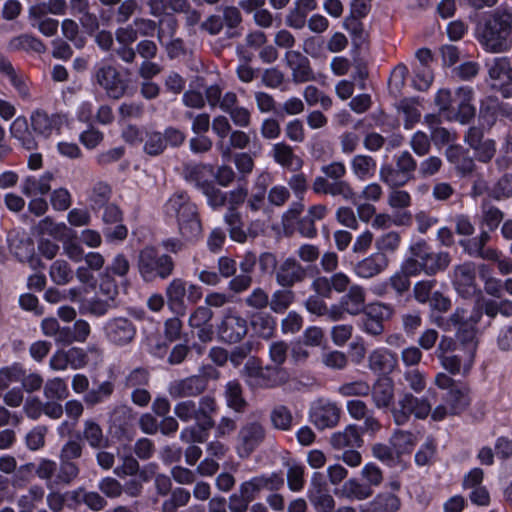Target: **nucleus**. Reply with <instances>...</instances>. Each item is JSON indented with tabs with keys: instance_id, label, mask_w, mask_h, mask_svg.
I'll list each match as a JSON object with an SVG mask.
<instances>
[{
	"instance_id": "obj_27",
	"label": "nucleus",
	"mask_w": 512,
	"mask_h": 512,
	"mask_svg": "<svg viewBox=\"0 0 512 512\" xmlns=\"http://www.w3.org/2000/svg\"><path fill=\"white\" fill-rule=\"evenodd\" d=\"M473 90L469 87H459L454 92L453 105L455 117L462 124L469 122L475 115V108L471 104Z\"/></svg>"
},
{
	"instance_id": "obj_7",
	"label": "nucleus",
	"mask_w": 512,
	"mask_h": 512,
	"mask_svg": "<svg viewBox=\"0 0 512 512\" xmlns=\"http://www.w3.org/2000/svg\"><path fill=\"white\" fill-rule=\"evenodd\" d=\"M267 428L261 420H246L236 435V453L241 459L249 458L266 440Z\"/></svg>"
},
{
	"instance_id": "obj_52",
	"label": "nucleus",
	"mask_w": 512,
	"mask_h": 512,
	"mask_svg": "<svg viewBox=\"0 0 512 512\" xmlns=\"http://www.w3.org/2000/svg\"><path fill=\"white\" fill-rule=\"evenodd\" d=\"M166 149V141L163 133L159 131H145L143 139V151L150 156H158Z\"/></svg>"
},
{
	"instance_id": "obj_46",
	"label": "nucleus",
	"mask_w": 512,
	"mask_h": 512,
	"mask_svg": "<svg viewBox=\"0 0 512 512\" xmlns=\"http://www.w3.org/2000/svg\"><path fill=\"white\" fill-rule=\"evenodd\" d=\"M11 134L27 150H33L37 147L36 140L29 131L25 118L18 117L14 120L11 125Z\"/></svg>"
},
{
	"instance_id": "obj_22",
	"label": "nucleus",
	"mask_w": 512,
	"mask_h": 512,
	"mask_svg": "<svg viewBox=\"0 0 512 512\" xmlns=\"http://www.w3.org/2000/svg\"><path fill=\"white\" fill-rule=\"evenodd\" d=\"M390 264V259H384L373 252L353 265L354 274L361 279H371L384 272Z\"/></svg>"
},
{
	"instance_id": "obj_40",
	"label": "nucleus",
	"mask_w": 512,
	"mask_h": 512,
	"mask_svg": "<svg viewBox=\"0 0 512 512\" xmlns=\"http://www.w3.org/2000/svg\"><path fill=\"white\" fill-rule=\"evenodd\" d=\"M250 144V136L242 130H232L229 134V144L222 141L217 142V149L224 159H229L232 149L243 150Z\"/></svg>"
},
{
	"instance_id": "obj_6",
	"label": "nucleus",
	"mask_w": 512,
	"mask_h": 512,
	"mask_svg": "<svg viewBox=\"0 0 512 512\" xmlns=\"http://www.w3.org/2000/svg\"><path fill=\"white\" fill-rule=\"evenodd\" d=\"M92 82L114 100L122 98L128 89V83L122 78L117 67L106 61H101L94 66Z\"/></svg>"
},
{
	"instance_id": "obj_35",
	"label": "nucleus",
	"mask_w": 512,
	"mask_h": 512,
	"mask_svg": "<svg viewBox=\"0 0 512 512\" xmlns=\"http://www.w3.org/2000/svg\"><path fill=\"white\" fill-rule=\"evenodd\" d=\"M365 301V289L357 284L351 285L348 292L340 299L341 305H343L346 312L351 315L360 314L365 308Z\"/></svg>"
},
{
	"instance_id": "obj_54",
	"label": "nucleus",
	"mask_w": 512,
	"mask_h": 512,
	"mask_svg": "<svg viewBox=\"0 0 512 512\" xmlns=\"http://www.w3.org/2000/svg\"><path fill=\"white\" fill-rule=\"evenodd\" d=\"M253 330L263 338H270L275 330L276 321L268 313H256L251 318Z\"/></svg>"
},
{
	"instance_id": "obj_55",
	"label": "nucleus",
	"mask_w": 512,
	"mask_h": 512,
	"mask_svg": "<svg viewBox=\"0 0 512 512\" xmlns=\"http://www.w3.org/2000/svg\"><path fill=\"white\" fill-rule=\"evenodd\" d=\"M191 499V493L185 488H175L169 499L161 505V512H177L178 508L186 506Z\"/></svg>"
},
{
	"instance_id": "obj_63",
	"label": "nucleus",
	"mask_w": 512,
	"mask_h": 512,
	"mask_svg": "<svg viewBox=\"0 0 512 512\" xmlns=\"http://www.w3.org/2000/svg\"><path fill=\"white\" fill-rule=\"evenodd\" d=\"M343 492L350 499L365 500L368 499L373 491L369 485L360 483L356 479H350L343 485Z\"/></svg>"
},
{
	"instance_id": "obj_21",
	"label": "nucleus",
	"mask_w": 512,
	"mask_h": 512,
	"mask_svg": "<svg viewBox=\"0 0 512 512\" xmlns=\"http://www.w3.org/2000/svg\"><path fill=\"white\" fill-rule=\"evenodd\" d=\"M489 80L494 87H503L512 83V63L509 57L499 56L486 62Z\"/></svg>"
},
{
	"instance_id": "obj_37",
	"label": "nucleus",
	"mask_w": 512,
	"mask_h": 512,
	"mask_svg": "<svg viewBox=\"0 0 512 512\" xmlns=\"http://www.w3.org/2000/svg\"><path fill=\"white\" fill-rule=\"evenodd\" d=\"M224 221L228 226V233L231 240L243 244L248 241V234L243 228L241 214L234 208H228L224 215Z\"/></svg>"
},
{
	"instance_id": "obj_17",
	"label": "nucleus",
	"mask_w": 512,
	"mask_h": 512,
	"mask_svg": "<svg viewBox=\"0 0 512 512\" xmlns=\"http://www.w3.org/2000/svg\"><path fill=\"white\" fill-rule=\"evenodd\" d=\"M346 410L349 416L355 420H363L362 432L374 435L382 428L380 421L373 415L368 405L360 400H349L346 403Z\"/></svg>"
},
{
	"instance_id": "obj_10",
	"label": "nucleus",
	"mask_w": 512,
	"mask_h": 512,
	"mask_svg": "<svg viewBox=\"0 0 512 512\" xmlns=\"http://www.w3.org/2000/svg\"><path fill=\"white\" fill-rule=\"evenodd\" d=\"M105 339L116 347H124L133 342L136 336V326L126 317H113L103 326Z\"/></svg>"
},
{
	"instance_id": "obj_30",
	"label": "nucleus",
	"mask_w": 512,
	"mask_h": 512,
	"mask_svg": "<svg viewBox=\"0 0 512 512\" xmlns=\"http://www.w3.org/2000/svg\"><path fill=\"white\" fill-rule=\"evenodd\" d=\"M415 256L421 260L424 273L428 276H433L446 270L451 263L450 254L444 251L415 253Z\"/></svg>"
},
{
	"instance_id": "obj_43",
	"label": "nucleus",
	"mask_w": 512,
	"mask_h": 512,
	"mask_svg": "<svg viewBox=\"0 0 512 512\" xmlns=\"http://www.w3.org/2000/svg\"><path fill=\"white\" fill-rule=\"evenodd\" d=\"M417 443L414 433L404 430H396L390 437V444L396 455L400 458L403 454L410 453Z\"/></svg>"
},
{
	"instance_id": "obj_11",
	"label": "nucleus",
	"mask_w": 512,
	"mask_h": 512,
	"mask_svg": "<svg viewBox=\"0 0 512 512\" xmlns=\"http://www.w3.org/2000/svg\"><path fill=\"white\" fill-rule=\"evenodd\" d=\"M482 318V309L475 306L468 310L463 307H457L448 317H436L434 323L444 331L461 330L470 326H476Z\"/></svg>"
},
{
	"instance_id": "obj_59",
	"label": "nucleus",
	"mask_w": 512,
	"mask_h": 512,
	"mask_svg": "<svg viewBox=\"0 0 512 512\" xmlns=\"http://www.w3.org/2000/svg\"><path fill=\"white\" fill-rule=\"evenodd\" d=\"M329 195L332 197H341L344 201L356 204L357 194L351 184L346 180L331 181Z\"/></svg>"
},
{
	"instance_id": "obj_45",
	"label": "nucleus",
	"mask_w": 512,
	"mask_h": 512,
	"mask_svg": "<svg viewBox=\"0 0 512 512\" xmlns=\"http://www.w3.org/2000/svg\"><path fill=\"white\" fill-rule=\"evenodd\" d=\"M271 426L280 431H289L293 426V415L285 405L274 406L269 414Z\"/></svg>"
},
{
	"instance_id": "obj_58",
	"label": "nucleus",
	"mask_w": 512,
	"mask_h": 512,
	"mask_svg": "<svg viewBox=\"0 0 512 512\" xmlns=\"http://www.w3.org/2000/svg\"><path fill=\"white\" fill-rule=\"evenodd\" d=\"M115 305L111 300L101 299L97 296L86 300L81 307V312L84 314H90L96 317L104 316L112 309Z\"/></svg>"
},
{
	"instance_id": "obj_4",
	"label": "nucleus",
	"mask_w": 512,
	"mask_h": 512,
	"mask_svg": "<svg viewBox=\"0 0 512 512\" xmlns=\"http://www.w3.org/2000/svg\"><path fill=\"white\" fill-rule=\"evenodd\" d=\"M137 268L144 281L152 282L157 278L170 277L174 272L175 263L171 256L159 254L156 248L146 246L138 254Z\"/></svg>"
},
{
	"instance_id": "obj_64",
	"label": "nucleus",
	"mask_w": 512,
	"mask_h": 512,
	"mask_svg": "<svg viewBox=\"0 0 512 512\" xmlns=\"http://www.w3.org/2000/svg\"><path fill=\"white\" fill-rule=\"evenodd\" d=\"M456 340L461 344V351L476 355L478 342L476 339V326L461 328L456 331Z\"/></svg>"
},
{
	"instance_id": "obj_57",
	"label": "nucleus",
	"mask_w": 512,
	"mask_h": 512,
	"mask_svg": "<svg viewBox=\"0 0 512 512\" xmlns=\"http://www.w3.org/2000/svg\"><path fill=\"white\" fill-rule=\"evenodd\" d=\"M114 392V385L110 381L101 383L96 389H91L84 396V402L88 407H94L109 398Z\"/></svg>"
},
{
	"instance_id": "obj_14",
	"label": "nucleus",
	"mask_w": 512,
	"mask_h": 512,
	"mask_svg": "<svg viewBox=\"0 0 512 512\" xmlns=\"http://www.w3.org/2000/svg\"><path fill=\"white\" fill-rule=\"evenodd\" d=\"M341 416V409L334 402L318 400L310 411V418L314 425L323 430L335 427Z\"/></svg>"
},
{
	"instance_id": "obj_31",
	"label": "nucleus",
	"mask_w": 512,
	"mask_h": 512,
	"mask_svg": "<svg viewBox=\"0 0 512 512\" xmlns=\"http://www.w3.org/2000/svg\"><path fill=\"white\" fill-rule=\"evenodd\" d=\"M54 175L51 172H45L41 176L30 175L24 178L21 185V192L27 197L45 195L51 189V182Z\"/></svg>"
},
{
	"instance_id": "obj_36",
	"label": "nucleus",
	"mask_w": 512,
	"mask_h": 512,
	"mask_svg": "<svg viewBox=\"0 0 512 512\" xmlns=\"http://www.w3.org/2000/svg\"><path fill=\"white\" fill-rule=\"evenodd\" d=\"M224 397L227 406L237 413H243L248 405L238 380H230L225 384Z\"/></svg>"
},
{
	"instance_id": "obj_56",
	"label": "nucleus",
	"mask_w": 512,
	"mask_h": 512,
	"mask_svg": "<svg viewBox=\"0 0 512 512\" xmlns=\"http://www.w3.org/2000/svg\"><path fill=\"white\" fill-rule=\"evenodd\" d=\"M491 235L487 231H481V233L473 238L460 240L459 244L463 248L464 252L472 257H479L486 247V244L490 241Z\"/></svg>"
},
{
	"instance_id": "obj_12",
	"label": "nucleus",
	"mask_w": 512,
	"mask_h": 512,
	"mask_svg": "<svg viewBox=\"0 0 512 512\" xmlns=\"http://www.w3.org/2000/svg\"><path fill=\"white\" fill-rule=\"evenodd\" d=\"M284 485L281 474L273 472L252 477L242 482L238 490L252 503L263 490L278 491Z\"/></svg>"
},
{
	"instance_id": "obj_8",
	"label": "nucleus",
	"mask_w": 512,
	"mask_h": 512,
	"mask_svg": "<svg viewBox=\"0 0 512 512\" xmlns=\"http://www.w3.org/2000/svg\"><path fill=\"white\" fill-rule=\"evenodd\" d=\"M431 413V403L425 397H416L410 392H404L397 404L391 408V415L395 424L408 423L411 416L416 419H426Z\"/></svg>"
},
{
	"instance_id": "obj_1",
	"label": "nucleus",
	"mask_w": 512,
	"mask_h": 512,
	"mask_svg": "<svg viewBox=\"0 0 512 512\" xmlns=\"http://www.w3.org/2000/svg\"><path fill=\"white\" fill-rule=\"evenodd\" d=\"M475 39L486 53L503 54L512 47V9L491 11L475 28Z\"/></svg>"
},
{
	"instance_id": "obj_29",
	"label": "nucleus",
	"mask_w": 512,
	"mask_h": 512,
	"mask_svg": "<svg viewBox=\"0 0 512 512\" xmlns=\"http://www.w3.org/2000/svg\"><path fill=\"white\" fill-rule=\"evenodd\" d=\"M361 428L355 424L346 426L343 431L332 434L330 443L335 449L360 448L363 445Z\"/></svg>"
},
{
	"instance_id": "obj_15",
	"label": "nucleus",
	"mask_w": 512,
	"mask_h": 512,
	"mask_svg": "<svg viewBox=\"0 0 512 512\" xmlns=\"http://www.w3.org/2000/svg\"><path fill=\"white\" fill-rule=\"evenodd\" d=\"M284 60L287 67L291 70L292 81L295 84L316 80V76L311 67L309 59L300 51H286Z\"/></svg>"
},
{
	"instance_id": "obj_5",
	"label": "nucleus",
	"mask_w": 512,
	"mask_h": 512,
	"mask_svg": "<svg viewBox=\"0 0 512 512\" xmlns=\"http://www.w3.org/2000/svg\"><path fill=\"white\" fill-rule=\"evenodd\" d=\"M395 167L390 164L381 166L379 178L390 188H399L414 178L418 164L413 155L404 150L395 156Z\"/></svg>"
},
{
	"instance_id": "obj_49",
	"label": "nucleus",
	"mask_w": 512,
	"mask_h": 512,
	"mask_svg": "<svg viewBox=\"0 0 512 512\" xmlns=\"http://www.w3.org/2000/svg\"><path fill=\"white\" fill-rule=\"evenodd\" d=\"M379 309L377 316H373L372 314H367L363 318L362 326L366 333L372 336H379L384 331V326L382 321L378 318L380 317H389L391 315V309L389 306L380 304L377 306Z\"/></svg>"
},
{
	"instance_id": "obj_62",
	"label": "nucleus",
	"mask_w": 512,
	"mask_h": 512,
	"mask_svg": "<svg viewBox=\"0 0 512 512\" xmlns=\"http://www.w3.org/2000/svg\"><path fill=\"white\" fill-rule=\"evenodd\" d=\"M303 97L309 106L320 104L321 107L325 110L331 108L333 103L332 99L328 95H326L314 85H308L305 87L303 91Z\"/></svg>"
},
{
	"instance_id": "obj_16",
	"label": "nucleus",
	"mask_w": 512,
	"mask_h": 512,
	"mask_svg": "<svg viewBox=\"0 0 512 512\" xmlns=\"http://www.w3.org/2000/svg\"><path fill=\"white\" fill-rule=\"evenodd\" d=\"M306 277L307 269L292 257L282 261L275 271V280L282 288H291L303 282Z\"/></svg>"
},
{
	"instance_id": "obj_53",
	"label": "nucleus",
	"mask_w": 512,
	"mask_h": 512,
	"mask_svg": "<svg viewBox=\"0 0 512 512\" xmlns=\"http://www.w3.org/2000/svg\"><path fill=\"white\" fill-rule=\"evenodd\" d=\"M294 300L295 293L290 288L278 289L273 292L269 307L275 313H284Z\"/></svg>"
},
{
	"instance_id": "obj_9",
	"label": "nucleus",
	"mask_w": 512,
	"mask_h": 512,
	"mask_svg": "<svg viewBox=\"0 0 512 512\" xmlns=\"http://www.w3.org/2000/svg\"><path fill=\"white\" fill-rule=\"evenodd\" d=\"M216 331L221 342L236 344L247 335V321L235 308H228L222 312Z\"/></svg>"
},
{
	"instance_id": "obj_20",
	"label": "nucleus",
	"mask_w": 512,
	"mask_h": 512,
	"mask_svg": "<svg viewBox=\"0 0 512 512\" xmlns=\"http://www.w3.org/2000/svg\"><path fill=\"white\" fill-rule=\"evenodd\" d=\"M67 122L65 115L54 113L49 115L46 111L38 109L31 115V125L35 132L45 137L52 135L54 131L59 132Z\"/></svg>"
},
{
	"instance_id": "obj_41",
	"label": "nucleus",
	"mask_w": 512,
	"mask_h": 512,
	"mask_svg": "<svg viewBox=\"0 0 512 512\" xmlns=\"http://www.w3.org/2000/svg\"><path fill=\"white\" fill-rule=\"evenodd\" d=\"M376 161L373 157L363 154L355 155L351 160L353 175L359 180L369 179L376 172Z\"/></svg>"
},
{
	"instance_id": "obj_23",
	"label": "nucleus",
	"mask_w": 512,
	"mask_h": 512,
	"mask_svg": "<svg viewBox=\"0 0 512 512\" xmlns=\"http://www.w3.org/2000/svg\"><path fill=\"white\" fill-rule=\"evenodd\" d=\"M370 393L375 408L391 412V408L395 406V393L394 384L390 378H379L370 387Z\"/></svg>"
},
{
	"instance_id": "obj_47",
	"label": "nucleus",
	"mask_w": 512,
	"mask_h": 512,
	"mask_svg": "<svg viewBox=\"0 0 512 512\" xmlns=\"http://www.w3.org/2000/svg\"><path fill=\"white\" fill-rule=\"evenodd\" d=\"M212 172V166L207 164H188L183 169L185 179L194 182L201 190L204 184H211L206 177Z\"/></svg>"
},
{
	"instance_id": "obj_24",
	"label": "nucleus",
	"mask_w": 512,
	"mask_h": 512,
	"mask_svg": "<svg viewBox=\"0 0 512 512\" xmlns=\"http://www.w3.org/2000/svg\"><path fill=\"white\" fill-rule=\"evenodd\" d=\"M438 360L451 375H467L474 365L475 356L460 350L456 354L442 355Z\"/></svg>"
},
{
	"instance_id": "obj_60",
	"label": "nucleus",
	"mask_w": 512,
	"mask_h": 512,
	"mask_svg": "<svg viewBox=\"0 0 512 512\" xmlns=\"http://www.w3.org/2000/svg\"><path fill=\"white\" fill-rule=\"evenodd\" d=\"M43 393L49 400H63L69 394L65 381L59 377L47 380Z\"/></svg>"
},
{
	"instance_id": "obj_34",
	"label": "nucleus",
	"mask_w": 512,
	"mask_h": 512,
	"mask_svg": "<svg viewBox=\"0 0 512 512\" xmlns=\"http://www.w3.org/2000/svg\"><path fill=\"white\" fill-rule=\"evenodd\" d=\"M272 157L274 161L284 168L299 169L303 161L298 157L293 148L286 142H278L272 146Z\"/></svg>"
},
{
	"instance_id": "obj_26",
	"label": "nucleus",
	"mask_w": 512,
	"mask_h": 512,
	"mask_svg": "<svg viewBox=\"0 0 512 512\" xmlns=\"http://www.w3.org/2000/svg\"><path fill=\"white\" fill-rule=\"evenodd\" d=\"M0 74L9 80L10 84L22 99H30V89L26 77L3 55H0Z\"/></svg>"
},
{
	"instance_id": "obj_48",
	"label": "nucleus",
	"mask_w": 512,
	"mask_h": 512,
	"mask_svg": "<svg viewBox=\"0 0 512 512\" xmlns=\"http://www.w3.org/2000/svg\"><path fill=\"white\" fill-rule=\"evenodd\" d=\"M49 276L56 285H67L72 281L74 271L66 260L57 259L49 268Z\"/></svg>"
},
{
	"instance_id": "obj_61",
	"label": "nucleus",
	"mask_w": 512,
	"mask_h": 512,
	"mask_svg": "<svg viewBox=\"0 0 512 512\" xmlns=\"http://www.w3.org/2000/svg\"><path fill=\"white\" fill-rule=\"evenodd\" d=\"M111 187L105 182H97L93 185L89 200L93 209L104 207L111 197Z\"/></svg>"
},
{
	"instance_id": "obj_51",
	"label": "nucleus",
	"mask_w": 512,
	"mask_h": 512,
	"mask_svg": "<svg viewBox=\"0 0 512 512\" xmlns=\"http://www.w3.org/2000/svg\"><path fill=\"white\" fill-rule=\"evenodd\" d=\"M503 113L502 105L496 97H486L480 106L479 117L484 124L492 126L498 115Z\"/></svg>"
},
{
	"instance_id": "obj_44",
	"label": "nucleus",
	"mask_w": 512,
	"mask_h": 512,
	"mask_svg": "<svg viewBox=\"0 0 512 512\" xmlns=\"http://www.w3.org/2000/svg\"><path fill=\"white\" fill-rule=\"evenodd\" d=\"M8 49L11 51H34L43 53L46 50L44 43L31 34H21L13 37L8 43Z\"/></svg>"
},
{
	"instance_id": "obj_19",
	"label": "nucleus",
	"mask_w": 512,
	"mask_h": 512,
	"mask_svg": "<svg viewBox=\"0 0 512 512\" xmlns=\"http://www.w3.org/2000/svg\"><path fill=\"white\" fill-rule=\"evenodd\" d=\"M213 316L214 313L209 307L201 305L194 309L188 318L189 327L198 330L197 337L203 343L213 339V327L210 323Z\"/></svg>"
},
{
	"instance_id": "obj_38",
	"label": "nucleus",
	"mask_w": 512,
	"mask_h": 512,
	"mask_svg": "<svg viewBox=\"0 0 512 512\" xmlns=\"http://www.w3.org/2000/svg\"><path fill=\"white\" fill-rule=\"evenodd\" d=\"M468 392V388L458 385L446 393L444 401L451 415H457L468 407L470 403Z\"/></svg>"
},
{
	"instance_id": "obj_33",
	"label": "nucleus",
	"mask_w": 512,
	"mask_h": 512,
	"mask_svg": "<svg viewBox=\"0 0 512 512\" xmlns=\"http://www.w3.org/2000/svg\"><path fill=\"white\" fill-rule=\"evenodd\" d=\"M402 245V237L398 231L390 230L376 237L374 241L375 252L384 259L395 254Z\"/></svg>"
},
{
	"instance_id": "obj_2",
	"label": "nucleus",
	"mask_w": 512,
	"mask_h": 512,
	"mask_svg": "<svg viewBox=\"0 0 512 512\" xmlns=\"http://www.w3.org/2000/svg\"><path fill=\"white\" fill-rule=\"evenodd\" d=\"M165 213L176 218L180 234L188 240H193L201 234L202 227L196 205L187 193H174L165 204Z\"/></svg>"
},
{
	"instance_id": "obj_13",
	"label": "nucleus",
	"mask_w": 512,
	"mask_h": 512,
	"mask_svg": "<svg viewBox=\"0 0 512 512\" xmlns=\"http://www.w3.org/2000/svg\"><path fill=\"white\" fill-rule=\"evenodd\" d=\"M208 381L202 375H191L173 380L168 385V393L174 398L197 397L207 390Z\"/></svg>"
},
{
	"instance_id": "obj_50",
	"label": "nucleus",
	"mask_w": 512,
	"mask_h": 512,
	"mask_svg": "<svg viewBox=\"0 0 512 512\" xmlns=\"http://www.w3.org/2000/svg\"><path fill=\"white\" fill-rule=\"evenodd\" d=\"M186 281L181 278H174L166 287L165 294L168 304L172 307L184 308V297L186 295Z\"/></svg>"
},
{
	"instance_id": "obj_39",
	"label": "nucleus",
	"mask_w": 512,
	"mask_h": 512,
	"mask_svg": "<svg viewBox=\"0 0 512 512\" xmlns=\"http://www.w3.org/2000/svg\"><path fill=\"white\" fill-rule=\"evenodd\" d=\"M289 373L280 366H266L263 368L259 387L274 388L286 384L289 381Z\"/></svg>"
},
{
	"instance_id": "obj_3",
	"label": "nucleus",
	"mask_w": 512,
	"mask_h": 512,
	"mask_svg": "<svg viewBox=\"0 0 512 512\" xmlns=\"http://www.w3.org/2000/svg\"><path fill=\"white\" fill-rule=\"evenodd\" d=\"M216 399L206 395L199 399L198 403L192 400L178 402L174 406V414L182 422L195 421L197 428L208 431L215 426L212 415L217 411Z\"/></svg>"
},
{
	"instance_id": "obj_28",
	"label": "nucleus",
	"mask_w": 512,
	"mask_h": 512,
	"mask_svg": "<svg viewBox=\"0 0 512 512\" xmlns=\"http://www.w3.org/2000/svg\"><path fill=\"white\" fill-rule=\"evenodd\" d=\"M396 366V354L387 349H375L368 356V368L375 374H390Z\"/></svg>"
},
{
	"instance_id": "obj_42",
	"label": "nucleus",
	"mask_w": 512,
	"mask_h": 512,
	"mask_svg": "<svg viewBox=\"0 0 512 512\" xmlns=\"http://www.w3.org/2000/svg\"><path fill=\"white\" fill-rule=\"evenodd\" d=\"M83 437L93 449H102L108 446L109 440L104 436L101 426L94 420L84 422Z\"/></svg>"
},
{
	"instance_id": "obj_25",
	"label": "nucleus",
	"mask_w": 512,
	"mask_h": 512,
	"mask_svg": "<svg viewBox=\"0 0 512 512\" xmlns=\"http://www.w3.org/2000/svg\"><path fill=\"white\" fill-rule=\"evenodd\" d=\"M9 248L18 261L28 263L33 269L43 267L41 260L35 256V247L31 238L21 237L12 239Z\"/></svg>"
},
{
	"instance_id": "obj_32",
	"label": "nucleus",
	"mask_w": 512,
	"mask_h": 512,
	"mask_svg": "<svg viewBox=\"0 0 512 512\" xmlns=\"http://www.w3.org/2000/svg\"><path fill=\"white\" fill-rule=\"evenodd\" d=\"M401 499L392 492H380L371 500L362 512H398Z\"/></svg>"
},
{
	"instance_id": "obj_18",
	"label": "nucleus",
	"mask_w": 512,
	"mask_h": 512,
	"mask_svg": "<svg viewBox=\"0 0 512 512\" xmlns=\"http://www.w3.org/2000/svg\"><path fill=\"white\" fill-rule=\"evenodd\" d=\"M452 283L456 291L463 297H468L476 290L475 265L465 262L454 267Z\"/></svg>"
}]
</instances>
